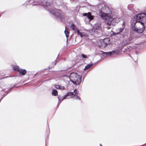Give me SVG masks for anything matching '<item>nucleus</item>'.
<instances>
[{
	"label": "nucleus",
	"instance_id": "nucleus-1",
	"mask_svg": "<svg viewBox=\"0 0 146 146\" xmlns=\"http://www.w3.org/2000/svg\"><path fill=\"white\" fill-rule=\"evenodd\" d=\"M99 9L101 10L100 12V15L101 18L106 22L111 20V17L113 12L110 10L105 5L104 3H100L98 5Z\"/></svg>",
	"mask_w": 146,
	"mask_h": 146
},
{
	"label": "nucleus",
	"instance_id": "nucleus-2",
	"mask_svg": "<svg viewBox=\"0 0 146 146\" xmlns=\"http://www.w3.org/2000/svg\"><path fill=\"white\" fill-rule=\"evenodd\" d=\"M46 8L47 11H49L55 17L60 18L61 21H63V19L65 17L62 14L61 10H57L56 9H51L47 5H46Z\"/></svg>",
	"mask_w": 146,
	"mask_h": 146
},
{
	"label": "nucleus",
	"instance_id": "nucleus-3",
	"mask_svg": "<svg viewBox=\"0 0 146 146\" xmlns=\"http://www.w3.org/2000/svg\"><path fill=\"white\" fill-rule=\"evenodd\" d=\"M81 77L76 73H72L70 75L69 78L73 83L79 84L81 81Z\"/></svg>",
	"mask_w": 146,
	"mask_h": 146
},
{
	"label": "nucleus",
	"instance_id": "nucleus-4",
	"mask_svg": "<svg viewBox=\"0 0 146 146\" xmlns=\"http://www.w3.org/2000/svg\"><path fill=\"white\" fill-rule=\"evenodd\" d=\"M114 13L113 12L112 16L111 17V20H110L109 21H106V24L108 25H114V23H118L120 21L121 18L118 17H115V15H114Z\"/></svg>",
	"mask_w": 146,
	"mask_h": 146
},
{
	"label": "nucleus",
	"instance_id": "nucleus-5",
	"mask_svg": "<svg viewBox=\"0 0 146 146\" xmlns=\"http://www.w3.org/2000/svg\"><path fill=\"white\" fill-rule=\"evenodd\" d=\"M101 29V25L100 23H97L94 25L93 28L92 29V32H94L95 35L97 34L98 32V31H100Z\"/></svg>",
	"mask_w": 146,
	"mask_h": 146
},
{
	"label": "nucleus",
	"instance_id": "nucleus-6",
	"mask_svg": "<svg viewBox=\"0 0 146 146\" xmlns=\"http://www.w3.org/2000/svg\"><path fill=\"white\" fill-rule=\"evenodd\" d=\"M78 94V93L77 92L76 89H75L74 90V92H70L67 93L66 94L65 96L63 97V98L62 99L61 101L67 98V97L69 96H76Z\"/></svg>",
	"mask_w": 146,
	"mask_h": 146
},
{
	"label": "nucleus",
	"instance_id": "nucleus-7",
	"mask_svg": "<svg viewBox=\"0 0 146 146\" xmlns=\"http://www.w3.org/2000/svg\"><path fill=\"white\" fill-rule=\"evenodd\" d=\"M102 52L104 56H109L111 55H115V54H117L118 53V51L117 50L113 51L112 52H106L103 51Z\"/></svg>",
	"mask_w": 146,
	"mask_h": 146
},
{
	"label": "nucleus",
	"instance_id": "nucleus-8",
	"mask_svg": "<svg viewBox=\"0 0 146 146\" xmlns=\"http://www.w3.org/2000/svg\"><path fill=\"white\" fill-rule=\"evenodd\" d=\"M125 23L123 22L122 24V27L121 28H119L117 29L116 31V34H120L122 35H123V31L124 30V26Z\"/></svg>",
	"mask_w": 146,
	"mask_h": 146
},
{
	"label": "nucleus",
	"instance_id": "nucleus-9",
	"mask_svg": "<svg viewBox=\"0 0 146 146\" xmlns=\"http://www.w3.org/2000/svg\"><path fill=\"white\" fill-rule=\"evenodd\" d=\"M78 34V35H80L81 37L82 38H83L85 39H87L88 38V35L85 33H81L79 31Z\"/></svg>",
	"mask_w": 146,
	"mask_h": 146
},
{
	"label": "nucleus",
	"instance_id": "nucleus-10",
	"mask_svg": "<svg viewBox=\"0 0 146 146\" xmlns=\"http://www.w3.org/2000/svg\"><path fill=\"white\" fill-rule=\"evenodd\" d=\"M83 15L84 16H86L88 18L89 21L93 19V17L91 16L90 13H84L83 14Z\"/></svg>",
	"mask_w": 146,
	"mask_h": 146
},
{
	"label": "nucleus",
	"instance_id": "nucleus-11",
	"mask_svg": "<svg viewBox=\"0 0 146 146\" xmlns=\"http://www.w3.org/2000/svg\"><path fill=\"white\" fill-rule=\"evenodd\" d=\"M110 39L108 38H106L102 40L101 42L102 44L103 45V43L105 44V45H106L107 44L109 43L110 41Z\"/></svg>",
	"mask_w": 146,
	"mask_h": 146
},
{
	"label": "nucleus",
	"instance_id": "nucleus-12",
	"mask_svg": "<svg viewBox=\"0 0 146 146\" xmlns=\"http://www.w3.org/2000/svg\"><path fill=\"white\" fill-rule=\"evenodd\" d=\"M19 76L24 75H25L27 73L26 70L25 69H21L19 71Z\"/></svg>",
	"mask_w": 146,
	"mask_h": 146
},
{
	"label": "nucleus",
	"instance_id": "nucleus-13",
	"mask_svg": "<svg viewBox=\"0 0 146 146\" xmlns=\"http://www.w3.org/2000/svg\"><path fill=\"white\" fill-rule=\"evenodd\" d=\"M70 27L75 33H78L79 32V31L77 29L76 26L74 24L72 23Z\"/></svg>",
	"mask_w": 146,
	"mask_h": 146
},
{
	"label": "nucleus",
	"instance_id": "nucleus-14",
	"mask_svg": "<svg viewBox=\"0 0 146 146\" xmlns=\"http://www.w3.org/2000/svg\"><path fill=\"white\" fill-rule=\"evenodd\" d=\"M69 29L66 28V27H65V30L64 31V33L66 35V37L67 38L68 37L69 34Z\"/></svg>",
	"mask_w": 146,
	"mask_h": 146
},
{
	"label": "nucleus",
	"instance_id": "nucleus-15",
	"mask_svg": "<svg viewBox=\"0 0 146 146\" xmlns=\"http://www.w3.org/2000/svg\"><path fill=\"white\" fill-rule=\"evenodd\" d=\"M56 88L57 89H59L61 90H63L64 89V87L63 86H62L59 85H56L55 86Z\"/></svg>",
	"mask_w": 146,
	"mask_h": 146
},
{
	"label": "nucleus",
	"instance_id": "nucleus-16",
	"mask_svg": "<svg viewBox=\"0 0 146 146\" xmlns=\"http://www.w3.org/2000/svg\"><path fill=\"white\" fill-rule=\"evenodd\" d=\"M52 94L53 96H57L58 94V91L56 90H53L52 92Z\"/></svg>",
	"mask_w": 146,
	"mask_h": 146
},
{
	"label": "nucleus",
	"instance_id": "nucleus-17",
	"mask_svg": "<svg viewBox=\"0 0 146 146\" xmlns=\"http://www.w3.org/2000/svg\"><path fill=\"white\" fill-rule=\"evenodd\" d=\"M13 70H14L19 72L20 70L19 67L17 66H13Z\"/></svg>",
	"mask_w": 146,
	"mask_h": 146
},
{
	"label": "nucleus",
	"instance_id": "nucleus-18",
	"mask_svg": "<svg viewBox=\"0 0 146 146\" xmlns=\"http://www.w3.org/2000/svg\"><path fill=\"white\" fill-rule=\"evenodd\" d=\"M92 65L93 64H88L85 66V68H84V70L88 69L89 68L92 66Z\"/></svg>",
	"mask_w": 146,
	"mask_h": 146
},
{
	"label": "nucleus",
	"instance_id": "nucleus-19",
	"mask_svg": "<svg viewBox=\"0 0 146 146\" xmlns=\"http://www.w3.org/2000/svg\"><path fill=\"white\" fill-rule=\"evenodd\" d=\"M135 53L136 54L135 56H134L133 58V59L135 61H136L137 60L136 59H134V58H135H135H137V55L139 53H138V52H137L135 51Z\"/></svg>",
	"mask_w": 146,
	"mask_h": 146
},
{
	"label": "nucleus",
	"instance_id": "nucleus-20",
	"mask_svg": "<svg viewBox=\"0 0 146 146\" xmlns=\"http://www.w3.org/2000/svg\"><path fill=\"white\" fill-rule=\"evenodd\" d=\"M58 103H59V102H60L61 101H62L61 100L62 99L61 98V97L60 96H58Z\"/></svg>",
	"mask_w": 146,
	"mask_h": 146
},
{
	"label": "nucleus",
	"instance_id": "nucleus-21",
	"mask_svg": "<svg viewBox=\"0 0 146 146\" xmlns=\"http://www.w3.org/2000/svg\"><path fill=\"white\" fill-rule=\"evenodd\" d=\"M81 56L82 57V58H87V56L86 55H85V54H81Z\"/></svg>",
	"mask_w": 146,
	"mask_h": 146
},
{
	"label": "nucleus",
	"instance_id": "nucleus-22",
	"mask_svg": "<svg viewBox=\"0 0 146 146\" xmlns=\"http://www.w3.org/2000/svg\"><path fill=\"white\" fill-rule=\"evenodd\" d=\"M74 99H76V100H79L80 99V98H79V97L78 96H76V97Z\"/></svg>",
	"mask_w": 146,
	"mask_h": 146
},
{
	"label": "nucleus",
	"instance_id": "nucleus-23",
	"mask_svg": "<svg viewBox=\"0 0 146 146\" xmlns=\"http://www.w3.org/2000/svg\"><path fill=\"white\" fill-rule=\"evenodd\" d=\"M7 93L6 92L4 94V95L6 96L7 94Z\"/></svg>",
	"mask_w": 146,
	"mask_h": 146
},
{
	"label": "nucleus",
	"instance_id": "nucleus-24",
	"mask_svg": "<svg viewBox=\"0 0 146 146\" xmlns=\"http://www.w3.org/2000/svg\"><path fill=\"white\" fill-rule=\"evenodd\" d=\"M110 27H109V26L108 27H107L108 29H110Z\"/></svg>",
	"mask_w": 146,
	"mask_h": 146
},
{
	"label": "nucleus",
	"instance_id": "nucleus-25",
	"mask_svg": "<svg viewBox=\"0 0 146 146\" xmlns=\"http://www.w3.org/2000/svg\"><path fill=\"white\" fill-rule=\"evenodd\" d=\"M56 63H55V64H54L55 65H56Z\"/></svg>",
	"mask_w": 146,
	"mask_h": 146
},
{
	"label": "nucleus",
	"instance_id": "nucleus-26",
	"mask_svg": "<svg viewBox=\"0 0 146 146\" xmlns=\"http://www.w3.org/2000/svg\"><path fill=\"white\" fill-rule=\"evenodd\" d=\"M100 146H102V145L101 144H100Z\"/></svg>",
	"mask_w": 146,
	"mask_h": 146
}]
</instances>
